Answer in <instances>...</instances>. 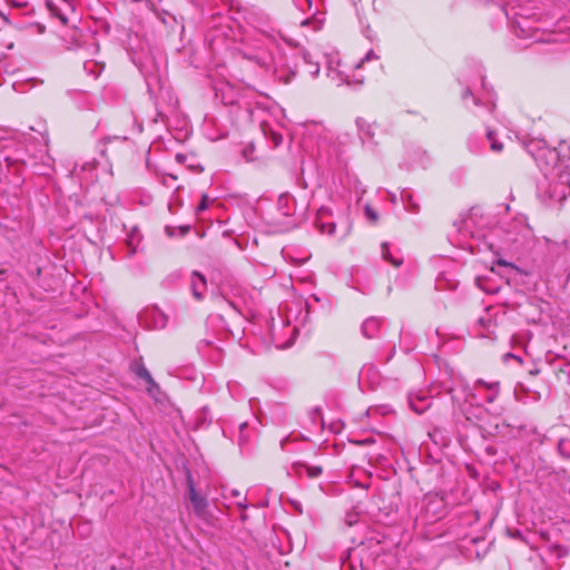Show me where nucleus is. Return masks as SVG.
<instances>
[{"label": "nucleus", "mask_w": 570, "mask_h": 570, "mask_svg": "<svg viewBox=\"0 0 570 570\" xmlns=\"http://www.w3.org/2000/svg\"><path fill=\"white\" fill-rule=\"evenodd\" d=\"M295 212V200L288 194L278 197L275 210L267 214L268 223L277 230H287L292 227L289 218Z\"/></svg>", "instance_id": "1"}, {"label": "nucleus", "mask_w": 570, "mask_h": 570, "mask_svg": "<svg viewBox=\"0 0 570 570\" xmlns=\"http://www.w3.org/2000/svg\"><path fill=\"white\" fill-rule=\"evenodd\" d=\"M538 190L544 200L559 203L570 195V183L569 180H541Z\"/></svg>", "instance_id": "2"}, {"label": "nucleus", "mask_w": 570, "mask_h": 570, "mask_svg": "<svg viewBox=\"0 0 570 570\" xmlns=\"http://www.w3.org/2000/svg\"><path fill=\"white\" fill-rule=\"evenodd\" d=\"M188 490H189V500L193 508L194 513L202 520H208L210 513L208 511L207 499L200 495L191 480H188Z\"/></svg>", "instance_id": "3"}, {"label": "nucleus", "mask_w": 570, "mask_h": 570, "mask_svg": "<svg viewBox=\"0 0 570 570\" xmlns=\"http://www.w3.org/2000/svg\"><path fill=\"white\" fill-rule=\"evenodd\" d=\"M140 318L141 322L150 328L160 330L164 328L167 324V316L157 307H151L145 311L140 315Z\"/></svg>", "instance_id": "4"}, {"label": "nucleus", "mask_w": 570, "mask_h": 570, "mask_svg": "<svg viewBox=\"0 0 570 570\" xmlns=\"http://www.w3.org/2000/svg\"><path fill=\"white\" fill-rule=\"evenodd\" d=\"M546 246L549 253L557 254L564 258L567 263H570V236H568L562 243L551 240L544 237Z\"/></svg>", "instance_id": "5"}, {"label": "nucleus", "mask_w": 570, "mask_h": 570, "mask_svg": "<svg viewBox=\"0 0 570 570\" xmlns=\"http://www.w3.org/2000/svg\"><path fill=\"white\" fill-rule=\"evenodd\" d=\"M51 13L57 17L62 24H68L69 16L73 13V6L69 0H61V4L48 3Z\"/></svg>", "instance_id": "6"}, {"label": "nucleus", "mask_w": 570, "mask_h": 570, "mask_svg": "<svg viewBox=\"0 0 570 570\" xmlns=\"http://www.w3.org/2000/svg\"><path fill=\"white\" fill-rule=\"evenodd\" d=\"M559 154L556 149H543L535 157V160L542 169L554 168L559 163Z\"/></svg>", "instance_id": "7"}, {"label": "nucleus", "mask_w": 570, "mask_h": 570, "mask_svg": "<svg viewBox=\"0 0 570 570\" xmlns=\"http://www.w3.org/2000/svg\"><path fill=\"white\" fill-rule=\"evenodd\" d=\"M190 288L196 299H203L207 289V282L205 276L198 272H193L190 278Z\"/></svg>", "instance_id": "8"}, {"label": "nucleus", "mask_w": 570, "mask_h": 570, "mask_svg": "<svg viewBox=\"0 0 570 570\" xmlns=\"http://www.w3.org/2000/svg\"><path fill=\"white\" fill-rule=\"evenodd\" d=\"M292 469L296 475L303 476V474H306V476L309 479L320 476L323 471L321 466H311L302 462L294 463Z\"/></svg>", "instance_id": "9"}, {"label": "nucleus", "mask_w": 570, "mask_h": 570, "mask_svg": "<svg viewBox=\"0 0 570 570\" xmlns=\"http://www.w3.org/2000/svg\"><path fill=\"white\" fill-rule=\"evenodd\" d=\"M381 328V320L377 317H368L362 325V333L366 338H373Z\"/></svg>", "instance_id": "10"}, {"label": "nucleus", "mask_w": 570, "mask_h": 570, "mask_svg": "<svg viewBox=\"0 0 570 570\" xmlns=\"http://www.w3.org/2000/svg\"><path fill=\"white\" fill-rule=\"evenodd\" d=\"M409 403H410L411 409L419 414L423 413L425 410H428L431 406V400L424 395L415 396V397L410 396Z\"/></svg>", "instance_id": "11"}, {"label": "nucleus", "mask_w": 570, "mask_h": 570, "mask_svg": "<svg viewBox=\"0 0 570 570\" xmlns=\"http://www.w3.org/2000/svg\"><path fill=\"white\" fill-rule=\"evenodd\" d=\"M381 254H382V257L390 262L393 266L395 267H399L402 265L403 263V257L400 256V255H394L391 249H390V246L387 243H383L382 246H381Z\"/></svg>", "instance_id": "12"}, {"label": "nucleus", "mask_w": 570, "mask_h": 570, "mask_svg": "<svg viewBox=\"0 0 570 570\" xmlns=\"http://www.w3.org/2000/svg\"><path fill=\"white\" fill-rule=\"evenodd\" d=\"M316 226L322 234L333 235L336 228L332 220H324V214L320 213L316 219Z\"/></svg>", "instance_id": "13"}, {"label": "nucleus", "mask_w": 570, "mask_h": 570, "mask_svg": "<svg viewBox=\"0 0 570 570\" xmlns=\"http://www.w3.org/2000/svg\"><path fill=\"white\" fill-rule=\"evenodd\" d=\"M487 137H488V140L491 142V149L495 153H500L502 151L503 149V144L502 142H499L497 139H495V132L492 131V130H489L487 132Z\"/></svg>", "instance_id": "14"}, {"label": "nucleus", "mask_w": 570, "mask_h": 570, "mask_svg": "<svg viewBox=\"0 0 570 570\" xmlns=\"http://www.w3.org/2000/svg\"><path fill=\"white\" fill-rule=\"evenodd\" d=\"M478 384L484 385V386H487V389H489L490 393L487 396V401L488 402H493L495 400L497 395H498V386H499V384L498 383L485 384L481 380L478 381Z\"/></svg>", "instance_id": "15"}, {"label": "nucleus", "mask_w": 570, "mask_h": 570, "mask_svg": "<svg viewBox=\"0 0 570 570\" xmlns=\"http://www.w3.org/2000/svg\"><path fill=\"white\" fill-rule=\"evenodd\" d=\"M559 451L567 458H570V441L561 440L559 442Z\"/></svg>", "instance_id": "16"}, {"label": "nucleus", "mask_w": 570, "mask_h": 570, "mask_svg": "<svg viewBox=\"0 0 570 570\" xmlns=\"http://www.w3.org/2000/svg\"><path fill=\"white\" fill-rule=\"evenodd\" d=\"M476 214H478V209H476V208H472V209L470 210V215H469V217H468L466 219H463V220L461 222L462 226H461V227H459L458 229H459V230H462L463 228H464V229H469V228H470V220H472L473 216H474V215H476Z\"/></svg>", "instance_id": "17"}, {"label": "nucleus", "mask_w": 570, "mask_h": 570, "mask_svg": "<svg viewBox=\"0 0 570 570\" xmlns=\"http://www.w3.org/2000/svg\"><path fill=\"white\" fill-rule=\"evenodd\" d=\"M269 137L271 140L273 141L274 147H278L283 141V136L276 131L271 130Z\"/></svg>", "instance_id": "18"}, {"label": "nucleus", "mask_w": 570, "mask_h": 570, "mask_svg": "<svg viewBox=\"0 0 570 570\" xmlns=\"http://www.w3.org/2000/svg\"><path fill=\"white\" fill-rule=\"evenodd\" d=\"M207 208H208V197L206 195H204L202 197V200L198 204L196 210L199 213V212L206 210Z\"/></svg>", "instance_id": "19"}, {"label": "nucleus", "mask_w": 570, "mask_h": 570, "mask_svg": "<svg viewBox=\"0 0 570 570\" xmlns=\"http://www.w3.org/2000/svg\"><path fill=\"white\" fill-rule=\"evenodd\" d=\"M138 375L141 379L146 380L148 383H154L151 375L149 374V372L146 368L140 370Z\"/></svg>", "instance_id": "20"}, {"label": "nucleus", "mask_w": 570, "mask_h": 570, "mask_svg": "<svg viewBox=\"0 0 570 570\" xmlns=\"http://www.w3.org/2000/svg\"><path fill=\"white\" fill-rule=\"evenodd\" d=\"M409 208L413 213L419 210V206L412 200V196L411 195H409Z\"/></svg>", "instance_id": "21"}, {"label": "nucleus", "mask_w": 570, "mask_h": 570, "mask_svg": "<svg viewBox=\"0 0 570 570\" xmlns=\"http://www.w3.org/2000/svg\"><path fill=\"white\" fill-rule=\"evenodd\" d=\"M372 58L377 59L379 57H377V56H375V55L373 53V51L367 52V53H366V56L361 60V62L358 63V66H360L361 63H363L364 61H368V60H371Z\"/></svg>", "instance_id": "22"}, {"label": "nucleus", "mask_w": 570, "mask_h": 570, "mask_svg": "<svg viewBox=\"0 0 570 570\" xmlns=\"http://www.w3.org/2000/svg\"><path fill=\"white\" fill-rule=\"evenodd\" d=\"M563 145H566V142H564V141H562V142H561L560 147H562ZM567 149H568V151H569L568 154H566V153H564L563 148H560V151H559V153H560V154H562L563 156H568V157L570 158V144H569V145H567Z\"/></svg>", "instance_id": "23"}, {"label": "nucleus", "mask_w": 570, "mask_h": 570, "mask_svg": "<svg viewBox=\"0 0 570 570\" xmlns=\"http://www.w3.org/2000/svg\"><path fill=\"white\" fill-rule=\"evenodd\" d=\"M498 265H499V266H507V267L514 268L513 264L508 263V262L502 261V259H499V261H498Z\"/></svg>", "instance_id": "24"}, {"label": "nucleus", "mask_w": 570, "mask_h": 570, "mask_svg": "<svg viewBox=\"0 0 570 570\" xmlns=\"http://www.w3.org/2000/svg\"><path fill=\"white\" fill-rule=\"evenodd\" d=\"M366 214H367V216H368L371 219H373V220H375V219H376V215H375V214H374V212H373L372 209H370L368 207L366 208Z\"/></svg>", "instance_id": "25"}, {"label": "nucleus", "mask_w": 570, "mask_h": 570, "mask_svg": "<svg viewBox=\"0 0 570 570\" xmlns=\"http://www.w3.org/2000/svg\"><path fill=\"white\" fill-rule=\"evenodd\" d=\"M189 232V226L180 227V235L184 236Z\"/></svg>", "instance_id": "26"}, {"label": "nucleus", "mask_w": 570, "mask_h": 570, "mask_svg": "<svg viewBox=\"0 0 570 570\" xmlns=\"http://www.w3.org/2000/svg\"><path fill=\"white\" fill-rule=\"evenodd\" d=\"M190 168L193 170L194 174H197L198 173V168H199V171L203 170V168L199 167V165L195 166V165H190Z\"/></svg>", "instance_id": "27"}, {"label": "nucleus", "mask_w": 570, "mask_h": 570, "mask_svg": "<svg viewBox=\"0 0 570 570\" xmlns=\"http://www.w3.org/2000/svg\"><path fill=\"white\" fill-rule=\"evenodd\" d=\"M232 495H233L234 498H238V497L240 495V492H239L238 490H233V491H232Z\"/></svg>", "instance_id": "28"}, {"label": "nucleus", "mask_w": 570, "mask_h": 570, "mask_svg": "<svg viewBox=\"0 0 570 570\" xmlns=\"http://www.w3.org/2000/svg\"><path fill=\"white\" fill-rule=\"evenodd\" d=\"M236 504L240 508H246V504L244 503V501H237Z\"/></svg>", "instance_id": "29"}, {"label": "nucleus", "mask_w": 570, "mask_h": 570, "mask_svg": "<svg viewBox=\"0 0 570 570\" xmlns=\"http://www.w3.org/2000/svg\"><path fill=\"white\" fill-rule=\"evenodd\" d=\"M365 135H366L368 138L373 137V134H372V131H371V130H367V131L365 132Z\"/></svg>", "instance_id": "30"}, {"label": "nucleus", "mask_w": 570, "mask_h": 570, "mask_svg": "<svg viewBox=\"0 0 570 570\" xmlns=\"http://www.w3.org/2000/svg\"><path fill=\"white\" fill-rule=\"evenodd\" d=\"M184 158H185L184 156H181V155H177V160H178V161H183V159H184Z\"/></svg>", "instance_id": "31"}, {"label": "nucleus", "mask_w": 570, "mask_h": 570, "mask_svg": "<svg viewBox=\"0 0 570 570\" xmlns=\"http://www.w3.org/2000/svg\"><path fill=\"white\" fill-rule=\"evenodd\" d=\"M312 73H314V75L318 73V67L317 66L315 67V70L312 71Z\"/></svg>", "instance_id": "32"}, {"label": "nucleus", "mask_w": 570, "mask_h": 570, "mask_svg": "<svg viewBox=\"0 0 570 570\" xmlns=\"http://www.w3.org/2000/svg\"><path fill=\"white\" fill-rule=\"evenodd\" d=\"M166 230H167L168 235L173 236V233L169 232V227H166Z\"/></svg>", "instance_id": "33"}]
</instances>
